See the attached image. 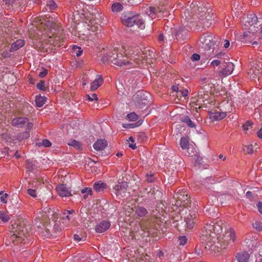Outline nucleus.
Segmentation results:
<instances>
[{"instance_id":"nucleus-1","label":"nucleus","mask_w":262,"mask_h":262,"mask_svg":"<svg viewBox=\"0 0 262 262\" xmlns=\"http://www.w3.org/2000/svg\"><path fill=\"white\" fill-rule=\"evenodd\" d=\"M127 52L124 48L115 49L113 52L108 54L106 57V60H110L114 64L121 67L126 64H130L131 67H142L146 62L143 56L144 53L141 51L138 47H130L128 49L127 53L125 55L123 54Z\"/></svg>"},{"instance_id":"nucleus-2","label":"nucleus","mask_w":262,"mask_h":262,"mask_svg":"<svg viewBox=\"0 0 262 262\" xmlns=\"http://www.w3.org/2000/svg\"><path fill=\"white\" fill-rule=\"evenodd\" d=\"M148 15L145 14L136 15L132 12H124L121 15L122 23L127 27H132L136 24L140 29H144L145 27V21L146 18L151 17V19L158 17H166L168 15L167 7L162 6L157 8L150 7L146 11Z\"/></svg>"},{"instance_id":"nucleus-3","label":"nucleus","mask_w":262,"mask_h":262,"mask_svg":"<svg viewBox=\"0 0 262 262\" xmlns=\"http://www.w3.org/2000/svg\"><path fill=\"white\" fill-rule=\"evenodd\" d=\"M209 5L203 3L192 2L188 6L183 12L182 18L188 22L196 21L205 24L206 21L211 18Z\"/></svg>"},{"instance_id":"nucleus-4","label":"nucleus","mask_w":262,"mask_h":262,"mask_svg":"<svg viewBox=\"0 0 262 262\" xmlns=\"http://www.w3.org/2000/svg\"><path fill=\"white\" fill-rule=\"evenodd\" d=\"M96 18L97 22L91 20L89 23H83L80 26L81 28L78 32L79 37L92 42L98 38V31L101 27V16L98 14Z\"/></svg>"},{"instance_id":"nucleus-5","label":"nucleus","mask_w":262,"mask_h":262,"mask_svg":"<svg viewBox=\"0 0 262 262\" xmlns=\"http://www.w3.org/2000/svg\"><path fill=\"white\" fill-rule=\"evenodd\" d=\"M221 221L217 223L211 222L210 223H207L203 231V239L207 242V245L213 251V244L219 240V235L222 231L223 227Z\"/></svg>"},{"instance_id":"nucleus-6","label":"nucleus","mask_w":262,"mask_h":262,"mask_svg":"<svg viewBox=\"0 0 262 262\" xmlns=\"http://www.w3.org/2000/svg\"><path fill=\"white\" fill-rule=\"evenodd\" d=\"M257 21V17L255 14H250L243 17L242 22L244 26L248 27L249 29L243 33V37L245 38L246 41L255 38L254 32L257 31V27L256 28L255 26Z\"/></svg>"},{"instance_id":"nucleus-7","label":"nucleus","mask_w":262,"mask_h":262,"mask_svg":"<svg viewBox=\"0 0 262 262\" xmlns=\"http://www.w3.org/2000/svg\"><path fill=\"white\" fill-rule=\"evenodd\" d=\"M212 86L210 84H204L198 91L196 98V105L199 107L203 105L207 106V104L211 103V101L209 100V93L212 92Z\"/></svg>"},{"instance_id":"nucleus-8","label":"nucleus","mask_w":262,"mask_h":262,"mask_svg":"<svg viewBox=\"0 0 262 262\" xmlns=\"http://www.w3.org/2000/svg\"><path fill=\"white\" fill-rule=\"evenodd\" d=\"M149 94L144 93L142 91L138 92L133 96V102L131 106H133L136 110L139 111L146 106L149 102L148 98Z\"/></svg>"},{"instance_id":"nucleus-9","label":"nucleus","mask_w":262,"mask_h":262,"mask_svg":"<svg viewBox=\"0 0 262 262\" xmlns=\"http://www.w3.org/2000/svg\"><path fill=\"white\" fill-rule=\"evenodd\" d=\"M127 187L126 182H119L113 187V192L118 199H121L125 196Z\"/></svg>"},{"instance_id":"nucleus-10","label":"nucleus","mask_w":262,"mask_h":262,"mask_svg":"<svg viewBox=\"0 0 262 262\" xmlns=\"http://www.w3.org/2000/svg\"><path fill=\"white\" fill-rule=\"evenodd\" d=\"M219 236V239L222 238L224 242H227L228 243H233L235 240V232L234 230L230 227L226 229L225 234L222 235L221 232Z\"/></svg>"},{"instance_id":"nucleus-11","label":"nucleus","mask_w":262,"mask_h":262,"mask_svg":"<svg viewBox=\"0 0 262 262\" xmlns=\"http://www.w3.org/2000/svg\"><path fill=\"white\" fill-rule=\"evenodd\" d=\"M11 123L13 126L17 127H23L27 125V128L29 129H31L33 126L32 123H29L28 119L24 117L14 118L12 120Z\"/></svg>"},{"instance_id":"nucleus-12","label":"nucleus","mask_w":262,"mask_h":262,"mask_svg":"<svg viewBox=\"0 0 262 262\" xmlns=\"http://www.w3.org/2000/svg\"><path fill=\"white\" fill-rule=\"evenodd\" d=\"M21 228L19 227L18 230H16L12 235L11 240L13 243L15 242L21 243L23 241H25V238L27 235L24 232V229H20Z\"/></svg>"},{"instance_id":"nucleus-13","label":"nucleus","mask_w":262,"mask_h":262,"mask_svg":"<svg viewBox=\"0 0 262 262\" xmlns=\"http://www.w3.org/2000/svg\"><path fill=\"white\" fill-rule=\"evenodd\" d=\"M185 221L187 228L192 229L195 223V213L194 212L189 211L188 214L185 217Z\"/></svg>"},{"instance_id":"nucleus-14","label":"nucleus","mask_w":262,"mask_h":262,"mask_svg":"<svg viewBox=\"0 0 262 262\" xmlns=\"http://www.w3.org/2000/svg\"><path fill=\"white\" fill-rule=\"evenodd\" d=\"M56 190L59 195L61 197H67L71 195V191L69 188L65 185L60 184L56 187Z\"/></svg>"},{"instance_id":"nucleus-15","label":"nucleus","mask_w":262,"mask_h":262,"mask_svg":"<svg viewBox=\"0 0 262 262\" xmlns=\"http://www.w3.org/2000/svg\"><path fill=\"white\" fill-rule=\"evenodd\" d=\"M111 226L110 222L103 221L97 224L95 227V230L98 233H102L106 231Z\"/></svg>"},{"instance_id":"nucleus-16","label":"nucleus","mask_w":262,"mask_h":262,"mask_svg":"<svg viewBox=\"0 0 262 262\" xmlns=\"http://www.w3.org/2000/svg\"><path fill=\"white\" fill-rule=\"evenodd\" d=\"M234 68V65L232 62H228L223 69L219 72L220 76L226 77L232 73Z\"/></svg>"},{"instance_id":"nucleus-17","label":"nucleus","mask_w":262,"mask_h":262,"mask_svg":"<svg viewBox=\"0 0 262 262\" xmlns=\"http://www.w3.org/2000/svg\"><path fill=\"white\" fill-rule=\"evenodd\" d=\"M174 198L177 200V205H181L179 204V202L184 203L185 201L187 200L188 196L185 191H181L179 190L174 195Z\"/></svg>"},{"instance_id":"nucleus-18","label":"nucleus","mask_w":262,"mask_h":262,"mask_svg":"<svg viewBox=\"0 0 262 262\" xmlns=\"http://www.w3.org/2000/svg\"><path fill=\"white\" fill-rule=\"evenodd\" d=\"M212 37L211 36L206 35L201 38L200 40L202 43L203 46L208 49H210L213 45V42L212 41Z\"/></svg>"},{"instance_id":"nucleus-19","label":"nucleus","mask_w":262,"mask_h":262,"mask_svg":"<svg viewBox=\"0 0 262 262\" xmlns=\"http://www.w3.org/2000/svg\"><path fill=\"white\" fill-rule=\"evenodd\" d=\"M226 115V112H216L211 113L210 114V118L213 121H219L225 118Z\"/></svg>"},{"instance_id":"nucleus-20","label":"nucleus","mask_w":262,"mask_h":262,"mask_svg":"<svg viewBox=\"0 0 262 262\" xmlns=\"http://www.w3.org/2000/svg\"><path fill=\"white\" fill-rule=\"evenodd\" d=\"M107 143L106 140H98L93 145V147L96 150L100 151L103 150L107 146Z\"/></svg>"},{"instance_id":"nucleus-21","label":"nucleus","mask_w":262,"mask_h":262,"mask_svg":"<svg viewBox=\"0 0 262 262\" xmlns=\"http://www.w3.org/2000/svg\"><path fill=\"white\" fill-rule=\"evenodd\" d=\"M255 70L252 69L248 72V75L250 78H255V76L260 72L262 69V62H259L258 64H256L254 66Z\"/></svg>"},{"instance_id":"nucleus-22","label":"nucleus","mask_w":262,"mask_h":262,"mask_svg":"<svg viewBox=\"0 0 262 262\" xmlns=\"http://www.w3.org/2000/svg\"><path fill=\"white\" fill-rule=\"evenodd\" d=\"M250 255L248 252H242L236 255V258L238 262H249Z\"/></svg>"},{"instance_id":"nucleus-23","label":"nucleus","mask_w":262,"mask_h":262,"mask_svg":"<svg viewBox=\"0 0 262 262\" xmlns=\"http://www.w3.org/2000/svg\"><path fill=\"white\" fill-rule=\"evenodd\" d=\"M103 79L100 75H97L96 79L92 82L91 84V89L92 91H95L97 89L102 83Z\"/></svg>"},{"instance_id":"nucleus-24","label":"nucleus","mask_w":262,"mask_h":262,"mask_svg":"<svg viewBox=\"0 0 262 262\" xmlns=\"http://www.w3.org/2000/svg\"><path fill=\"white\" fill-rule=\"evenodd\" d=\"M24 45V40L22 39L17 40L15 42H13L10 48V51L13 52L18 50Z\"/></svg>"},{"instance_id":"nucleus-25","label":"nucleus","mask_w":262,"mask_h":262,"mask_svg":"<svg viewBox=\"0 0 262 262\" xmlns=\"http://www.w3.org/2000/svg\"><path fill=\"white\" fill-rule=\"evenodd\" d=\"M93 187L94 190L96 191L101 192H103V190L106 188V185L105 183L101 182H98L94 184Z\"/></svg>"},{"instance_id":"nucleus-26","label":"nucleus","mask_w":262,"mask_h":262,"mask_svg":"<svg viewBox=\"0 0 262 262\" xmlns=\"http://www.w3.org/2000/svg\"><path fill=\"white\" fill-rule=\"evenodd\" d=\"M183 33L186 34V32L182 27L179 28L178 30L174 29L172 31V34L176 39L181 38L183 35Z\"/></svg>"},{"instance_id":"nucleus-27","label":"nucleus","mask_w":262,"mask_h":262,"mask_svg":"<svg viewBox=\"0 0 262 262\" xmlns=\"http://www.w3.org/2000/svg\"><path fill=\"white\" fill-rule=\"evenodd\" d=\"M46 100V98L44 96H37L35 98V103L37 107H42Z\"/></svg>"},{"instance_id":"nucleus-28","label":"nucleus","mask_w":262,"mask_h":262,"mask_svg":"<svg viewBox=\"0 0 262 262\" xmlns=\"http://www.w3.org/2000/svg\"><path fill=\"white\" fill-rule=\"evenodd\" d=\"M180 146L183 149H188L189 146V139L187 137H182L180 141Z\"/></svg>"},{"instance_id":"nucleus-29","label":"nucleus","mask_w":262,"mask_h":262,"mask_svg":"<svg viewBox=\"0 0 262 262\" xmlns=\"http://www.w3.org/2000/svg\"><path fill=\"white\" fill-rule=\"evenodd\" d=\"M146 209L143 207H139L136 208L135 213L139 217H144L147 214Z\"/></svg>"},{"instance_id":"nucleus-30","label":"nucleus","mask_w":262,"mask_h":262,"mask_svg":"<svg viewBox=\"0 0 262 262\" xmlns=\"http://www.w3.org/2000/svg\"><path fill=\"white\" fill-rule=\"evenodd\" d=\"M111 9L113 12H119L123 10V6L119 3H114L112 5Z\"/></svg>"},{"instance_id":"nucleus-31","label":"nucleus","mask_w":262,"mask_h":262,"mask_svg":"<svg viewBox=\"0 0 262 262\" xmlns=\"http://www.w3.org/2000/svg\"><path fill=\"white\" fill-rule=\"evenodd\" d=\"M182 122L186 123V124L190 127H195V124L191 120L190 118L188 116H185L184 118L181 119Z\"/></svg>"},{"instance_id":"nucleus-32","label":"nucleus","mask_w":262,"mask_h":262,"mask_svg":"<svg viewBox=\"0 0 262 262\" xmlns=\"http://www.w3.org/2000/svg\"><path fill=\"white\" fill-rule=\"evenodd\" d=\"M242 7L241 2L237 1L235 2L232 5V10L236 11L237 12H239L241 11Z\"/></svg>"},{"instance_id":"nucleus-33","label":"nucleus","mask_w":262,"mask_h":262,"mask_svg":"<svg viewBox=\"0 0 262 262\" xmlns=\"http://www.w3.org/2000/svg\"><path fill=\"white\" fill-rule=\"evenodd\" d=\"M73 53L75 54L76 56H80L82 53V50L80 47L77 46H73L72 48Z\"/></svg>"},{"instance_id":"nucleus-34","label":"nucleus","mask_w":262,"mask_h":262,"mask_svg":"<svg viewBox=\"0 0 262 262\" xmlns=\"http://www.w3.org/2000/svg\"><path fill=\"white\" fill-rule=\"evenodd\" d=\"M126 119L129 121H135L138 119V116L135 112H132L127 115Z\"/></svg>"},{"instance_id":"nucleus-35","label":"nucleus","mask_w":262,"mask_h":262,"mask_svg":"<svg viewBox=\"0 0 262 262\" xmlns=\"http://www.w3.org/2000/svg\"><path fill=\"white\" fill-rule=\"evenodd\" d=\"M51 144H52L51 142L47 139H44L41 142H38L37 143V145L39 147L43 146L45 147H50L51 146Z\"/></svg>"},{"instance_id":"nucleus-36","label":"nucleus","mask_w":262,"mask_h":262,"mask_svg":"<svg viewBox=\"0 0 262 262\" xmlns=\"http://www.w3.org/2000/svg\"><path fill=\"white\" fill-rule=\"evenodd\" d=\"M10 219L9 216L3 211H0V220L4 223L7 222Z\"/></svg>"},{"instance_id":"nucleus-37","label":"nucleus","mask_w":262,"mask_h":262,"mask_svg":"<svg viewBox=\"0 0 262 262\" xmlns=\"http://www.w3.org/2000/svg\"><path fill=\"white\" fill-rule=\"evenodd\" d=\"M74 212V210H71L70 211H68V210L65 211L63 213V216H62L63 219H66L68 221L70 220L71 218V215L72 214H73Z\"/></svg>"},{"instance_id":"nucleus-38","label":"nucleus","mask_w":262,"mask_h":262,"mask_svg":"<svg viewBox=\"0 0 262 262\" xmlns=\"http://www.w3.org/2000/svg\"><path fill=\"white\" fill-rule=\"evenodd\" d=\"M57 211H58V210L56 209L55 210V209L54 208H47L46 210H45V212L47 214V215L49 217L50 216H53L54 215V214L57 213Z\"/></svg>"},{"instance_id":"nucleus-39","label":"nucleus","mask_w":262,"mask_h":262,"mask_svg":"<svg viewBox=\"0 0 262 262\" xmlns=\"http://www.w3.org/2000/svg\"><path fill=\"white\" fill-rule=\"evenodd\" d=\"M85 97L86 98V100H89V101H97L98 100L97 94L95 93L92 95L88 94L86 95Z\"/></svg>"},{"instance_id":"nucleus-40","label":"nucleus","mask_w":262,"mask_h":262,"mask_svg":"<svg viewBox=\"0 0 262 262\" xmlns=\"http://www.w3.org/2000/svg\"><path fill=\"white\" fill-rule=\"evenodd\" d=\"M92 189L90 187H85L84 189L81 190V193L83 194H85L84 195V198H86L88 195H92Z\"/></svg>"},{"instance_id":"nucleus-41","label":"nucleus","mask_w":262,"mask_h":262,"mask_svg":"<svg viewBox=\"0 0 262 262\" xmlns=\"http://www.w3.org/2000/svg\"><path fill=\"white\" fill-rule=\"evenodd\" d=\"M187 238L185 236H180L178 237L179 244L181 246H184L187 242Z\"/></svg>"},{"instance_id":"nucleus-42","label":"nucleus","mask_w":262,"mask_h":262,"mask_svg":"<svg viewBox=\"0 0 262 262\" xmlns=\"http://www.w3.org/2000/svg\"><path fill=\"white\" fill-rule=\"evenodd\" d=\"M68 144L69 146H73L77 149H79L80 148V143L75 140H72L69 141V142L68 143Z\"/></svg>"},{"instance_id":"nucleus-43","label":"nucleus","mask_w":262,"mask_h":262,"mask_svg":"<svg viewBox=\"0 0 262 262\" xmlns=\"http://www.w3.org/2000/svg\"><path fill=\"white\" fill-rule=\"evenodd\" d=\"M3 2L5 3V5H8L9 7L10 5H12V6H16L19 3H17L16 2V0H3Z\"/></svg>"},{"instance_id":"nucleus-44","label":"nucleus","mask_w":262,"mask_h":262,"mask_svg":"<svg viewBox=\"0 0 262 262\" xmlns=\"http://www.w3.org/2000/svg\"><path fill=\"white\" fill-rule=\"evenodd\" d=\"M89 79H90V77L88 75H84L81 77L82 84L83 87L84 86H85L89 82V81H90Z\"/></svg>"},{"instance_id":"nucleus-45","label":"nucleus","mask_w":262,"mask_h":262,"mask_svg":"<svg viewBox=\"0 0 262 262\" xmlns=\"http://www.w3.org/2000/svg\"><path fill=\"white\" fill-rule=\"evenodd\" d=\"M253 227L257 231H262V224L259 222H256L253 224Z\"/></svg>"},{"instance_id":"nucleus-46","label":"nucleus","mask_w":262,"mask_h":262,"mask_svg":"<svg viewBox=\"0 0 262 262\" xmlns=\"http://www.w3.org/2000/svg\"><path fill=\"white\" fill-rule=\"evenodd\" d=\"M47 7L49 8V9L50 10H55L57 6L55 3L52 1H50L49 3L47 5Z\"/></svg>"},{"instance_id":"nucleus-47","label":"nucleus","mask_w":262,"mask_h":262,"mask_svg":"<svg viewBox=\"0 0 262 262\" xmlns=\"http://www.w3.org/2000/svg\"><path fill=\"white\" fill-rule=\"evenodd\" d=\"M244 150L246 152L249 154H252L253 152V146L252 145H248L245 146Z\"/></svg>"},{"instance_id":"nucleus-48","label":"nucleus","mask_w":262,"mask_h":262,"mask_svg":"<svg viewBox=\"0 0 262 262\" xmlns=\"http://www.w3.org/2000/svg\"><path fill=\"white\" fill-rule=\"evenodd\" d=\"M128 142L129 143V146L133 149H135L136 148L137 146L136 145V144H133V143L134 142V138L133 137H130L129 138V139L128 140Z\"/></svg>"},{"instance_id":"nucleus-49","label":"nucleus","mask_w":262,"mask_h":262,"mask_svg":"<svg viewBox=\"0 0 262 262\" xmlns=\"http://www.w3.org/2000/svg\"><path fill=\"white\" fill-rule=\"evenodd\" d=\"M252 125V122L250 121H247L245 124L243 125V128L244 131L249 130V127H251Z\"/></svg>"},{"instance_id":"nucleus-50","label":"nucleus","mask_w":262,"mask_h":262,"mask_svg":"<svg viewBox=\"0 0 262 262\" xmlns=\"http://www.w3.org/2000/svg\"><path fill=\"white\" fill-rule=\"evenodd\" d=\"M8 196V194L7 193H5L1 196L0 200L1 202L3 204H6L7 203V198Z\"/></svg>"},{"instance_id":"nucleus-51","label":"nucleus","mask_w":262,"mask_h":262,"mask_svg":"<svg viewBox=\"0 0 262 262\" xmlns=\"http://www.w3.org/2000/svg\"><path fill=\"white\" fill-rule=\"evenodd\" d=\"M154 179V174L152 173L147 174L146 176V180L148 182H152Z\"/></svg>"},{"instance_id":"nucleus-52","label":"nucleus","mask_w":262,"mask_h":262,"mask_svg":"<svg viewBox=\"0 0 262 262\" xmlns=\"http://www.w3.org/2000/svg\"><path fill=\"white\" fill-rule=\"evenodd\" d=\"M28 193L31 196L35 198L37 196L36 191L35 189H28Z\"/></svg>"},{"instance_id":"nucleus-53","label":"nucleus","mask_w":262,"mask_h":262,"mask_svg":"<svg viewBox=\"0 0 262 262\" xmlns=\"http://www.w3.org/2000/svg\"><path fill=\"white\" fill-rule=\"evenodd\" d=\"M200 58L201 57L199 54L194 53L191 56V59L193 61H195L199 60L200 59Z\"/></svg>"},{"instance_id":"nucleus-54","label":"nucleus","mask_w":262,"mask_h":262,"mask_svg":"<svg viewBox=\"0 0 262 262\" xmlns=\"http://www.w3.org/2000/svg\"><path fill=\"white\" fill-rule=\"evenodd\" d=\"M45 82L44 81H40L37 84V88L40 90L44 91L45 90Z\"/></svg>"},{"instance_id":"nucleus-55","label":"nucleus","mask_w":262,"mask_h":262,"mask_svg":"<svg viewBox=\"0 0 262 262\" xmlns=\"http://www.w3.org/2000/svg\"><path fill=\"white\" fill-rule=\"evenodd\" d=\"M2 138L3 140H5L6 142H11V138L7 134H3L2 135Z\"/></svg>"},{"instance_id":"nucleus-56","label":"nucleus","mask_w":262,"mask_h":262,"mask_svg":"<svg viewBox=\"0 0 262 262\" xmlns=\"http://www.w3.org/2000/svg\"><path fill=\"white\" fill-rule=\"evenodd\" d=\"M48 73V71L46 69L43 70L42 71L40 72L39 74V77L43 78L45 77Z\"/></svg>"},{"instance_id":"nucleus-57","label":"nucleus","mask_w":262,"mask_h":262,"mask_svg":"<svg viewBox=\"0 0 262 262\" xmlns=\"http://www.w3.org/2000/svg\"><path fill=\"white\" fill-rule=\"evenodd\" d=\"M220 63H221V61L219 60L215 59V60H213V61H212L210 63V64L212 66H217Z\"/></svg>"},{"instance_id":"nucleus-58","label":"nucleus","mask_w":262,"mask_h":262,"mask_svg":"<svg viewBox=\"0 0 262 262\" xmlns=\"http://www.w3.org/2000/svg\"><path fill=\"white\" fill-rule=\"evenodd\" d=\"M50 40L49 41H50V43L51 44H53L54 46H60V45L58 43V42L57 41V39L56 38L55 39V41L54 40H52V39L51 37H50Z\"/></svg>"},{"instance_id":"nucleus-59","label":"nucleus","mask_w":262,"mask_h":262,"mask_svg":"<svg viewBox=\"0 0 262 262\" xmlns=\"http://www.w3.org/2000/svg\"><path fill=\"white\" fill-rule=\"evenodd\" d=\"M257 207L258 211L262 214V203L258 202L257 204Z\"/></svg>"},{"instance_id":"nucleus-60","label":"nucleus","mask_w":262,"mask_h":262,"mask_svg":"<svg viewBox=\"0 0 262 262\" xmlns=\"http://www.w3.org/2000/svg\"><path fill=\"white\" fill-rule=\"evenodd\" d=\"M182 95L183 97H185L188 95V91L186 89L183 90L181 92Z\"/></svg>"},{"instance_id":"nucleus-61","label":"nucleus","mask_w":262,"mask_h":262,"mask_svg":"<svg viewBox=\"0 0 262 262\" xmlns=\"http://www.w3.org/2000/svg\"><path fill=\"white\" fill-rule=\"evenodd\" d=\"M195 253L198 256H200L202 254V250L199 248H196L195 250Z\"/></svg>"},{"instance_id":"nucleus-62","label":"nucleus","mask_w":262,"mask_h":262,"mask_svg":"<svg viewBox=\"0 0 262 262\" xmlns=\"http://www.w3.org/2000/svg\"><path fill=\"white\" fill-rule=\"evenodd\" d=\"M29 136H30L29 133L28 132H26L23 133L22 138H28L29 137Z\"/></svg>"},{"instance_id":"nucleus-63","label":"nucleus","mask_w":262,"mask_h":262,"mask_svg":"<svg viewBox=\"0 0 262 262\" xmlns=\"http://www.w3.org/2000/svg\"><path fill=\"white\" fill-rule=\"evenodd\" d=\"M225 54L223 52H220L216 54L215 56H213V57H216V58H221L222 56L224 55Z\"/></svg>"},{"instance_id":"nucleus-64","label":"nucleus","mask_w":262,"mask_h":262,"mask_svg":"<svg viewBox=\"0 0 262 262\" xmlns=\"http://www.w3.org/2000/svg\"><path fill=\"white\" fill-rule=\"evenodd\" d=\"M257 136L259 138L262 139V128H261L257 132Z\"/></svg>"}]
</instances>
